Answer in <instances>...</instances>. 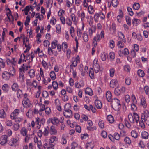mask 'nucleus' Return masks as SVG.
Wrapping results in <instances>:
<instances>
[{"instance_id": "obj_26", "label": "nucleus", "mask_w": 149, "mask_h": 149, "mask_svg": "<svg viewBox=\"0 0 149 149\" xmlns=\"http://www.w3.org/2000/svg\"><path fill=\"white\" fill-rule=\"evenodd\" d=\"M2 89L5 92H7L9 89V86L7 84H5L2 87Z\"/></svg>"}, {"instance_id": "obj_24", "label": "nucleus", "mask_w": 149, "mask_h": 149, "mask_svg": "<svg viewBox=\"0 0 149 149\" xmlns=\"http://www.w3.org/2000/svg\"><path fill=\"white\" fill-rule=\"evenodd\" d=\"M89 76L92 79H94L95 78L93 70V68H90L89 71Z\"/></svg>"}, {"instance_id": "obj_55", "label": "nucleus", "mask_w": 149, "mask_h": 149, "mask_svg": "<svg viewBox=\"0 0 149 149\" xmlns=\"http://www.w3.org/2000/svg\"><path fill=\"white\" fill-rule=\"evenodd\" d=\"M66 24L69 26H71L72 24V22L70 19L69 17H67L65 20Z\"/></svg>"}, {"instance_id": "obj_28", "label": "nucleus", "mask_w": 149, "mask_h": 149, "mask_svg": "<svg viewBox=\"0 0 149 149\" xmlns=\"http://www.w3.org/2000/svg\"><path fill=\"white\" fill-rule=\"evenodd\" d=\"M23 44L25 45V46L26 48V51H29L30 49V45L28 42V43H26L25 40V37L23 38Z\"/></svg>"}, {"instance_id": "obj_12", "label": "nucleus", "mask_w": 149, "mask_h": 149, "mask_svg": "<svg viewBox=\"0 0 149 149\" xmlns=\"http://www.w3.org/2000/svg\"><path fill=\"white\" fill-rule=\"evenodd\" d=\"M50 133L51 135H56L57 134V130L55 127L52 125L50 127L49 129Z\"/></svg>"}, {"instance_id": "obj_10", "label": "nucleus", "mask_w": 149, "mask_h": 149, "mask_svg": "<svg viewBox=\"0 0 149 149\" xmlns=\"http://www.w3.org/2000/svg\"><path fill=\"white\" fill-rule=\"evenodd\" d=\"M10 74L7 71H4L2 74V78L5 80L9 79L10 77Z\"/></svg>"}, {"instance_id": "obj_15", "label": "nucleus", "mask_w": 149, "mask_h": 149, "mask_svg": "<svg viewBox=\"0 0 149 149\" xmlns=\"http://www.w3.org/2000/svg\"><path fill=\"white\" fill-rule=\"evenodd\" d=\"M118 84V81L117 80L115 79H112L110 82V86L111 88H113Z\"/></svg>"}, {"instance_id": "obj_33", "label": "nucleus", "mask_w": 149, "mask_h": 149, "mask_svg": "<svg viewBox=\"0 0 149 149\" xmlns=\"http://www.w3.org/2000/svg\"><path fill=\"white\" fill-rule=\"evenodd\" d=\"M93 147V143L92 142L87 143L86 144V147L87 149H92Z\"/></svg>"}, {"instance_id": "obj_19", "label": "nucleus", "mask_w": 149, "mask_h": 149, "mask_svg": "<svg viewBox=\"0 0 149 149\" xmlns=\"http://www.w3.org/2000/svg\"><path fill=\"white\" fill-rule=\"evenodd\" d=\"M96 28L95 26H92L91 28L88 29V32L89 35L90 36H91L93 33L95 31Z\"/></svg>"}, {"instance_id": "obj_46", "label": "nucleus", "mask_w": 149, "mask_h": 149, "mask_svg": "<svg viewBox=\"0 0 149 149\" xmlns=\"http://www.w3.org/2000/svg\"><path fill=\"white\" fill-rule=\"evenodd\" d=\"M5 124L6 126L11 127L13 125V123L11 120H8L5 122Z\"/></svg>"}, {"instance_id": "obj_36", "label": "nucleus", "mask_w": 149, "mask_h": 149, "mask_svg": "<svg viewBox=\"0 0 149 149\" xmlns=\"http://www.w3.org/2000/svg\"><path fill=\"white\" fill-rule=\"evenodd\" d=\"M141 104L143 108H145L147 106L146 102L144 97H142V98H141Z\"/></svg>"}, {"instance_id": "obj_7", "label": "nucleus", "mask_w": 149, "mask_h": 149, "mask_svg": "<svg viewBox=\"0 0 149 149\" xmlns=\"http://www.w3.org/2000/svg\"><path fill=\"white\" fill-rule=\"evenodd\" d=\"M8 136L7 135H3L0 139V144L2 145H5L7 142Z\"/></svg>"}, {"instance_id": "obj_20", "label": "nucleus", "mask_w": 149, "mask_h": 149, "mask_svg": "<svg viewBox=\"0 0 149 149\" xmlns=\"http://www.w3.org/2000/svg\"><path fill=\"white\" fill-rule=\"evenodd\" d=\"M49 128L48 126L44 127L43 131V135L45 136H47L49 134Z\"/></svg>"}, {"instance_id": "obj_6", "label": "nucleus", "mask_w": 149, "mask_h": 149, "mask_svg": "<svg viewBox=\"0 0 149 149\" xmlns=\"http://www.w3.org/2000/svg\"><path fill=\"white\" fill-rule=\"evenodd\" d=\"M120 89L121 90L120 91L119 87H116L114 91L115 94L117 96H119L120 95L121 93H123L125 91V88L124 87L122 86V88Z\"/></svg>"}, {"instance_id": "obj_17", "label": "nucleus", "mask_w": 149, "mask_h": 149, "mask_svg": "<svg viewBox=\"0 0 149 149\" xmlns=\"http://www.w3.org/2000/svg\"><path fill=\"white\" fill-rule=\"evenodd\" d=\"M95 104L96 107L99 109H101L102 107V104L101 102L97 100H96L95 101Z\"/></svg>"}, {"instance_id": "obj_44", "label": "nucleus", "mask_w": 149, "mask_h": 149, "mask_svg": "<svg viewBox=\"0 0 149 149\" xmlns=\"http://www.w3.org/2000/svg\"><path fill=\"white\" fill-rule=\"evenodd\" d=\"M33 115V112L31 110L29 109L26 113V116L29 118L31 117Z\"/></svg>"}, {"instance_id": "obj_49", "label": "nucleus", "mask_w": 149, "mask_h": 149, "mask_svg": "<svg viewBox=\"0 0 149 149\" xmlns=\"http://www.w3.org/2000/svg\"><path fill=\"white\" fill-rule=\"evenodd\" d=\"M88 11L90 14H93L94 11L93 7L91 5H90L88 7Z\"/></svg>"}, {"instance_id": "obj_42", "label": "nucleus", "mask_w": 149, "mask_h": 149, "mask_svg": "<svg viewBox=\"0 0 149 149\" xmlns=\"http://www.w3.org/2000/svg\"><path fill=\"white\" fill-rule=\"evenodd\" d=\"M133 117L134 121L137 123L139 120V116L136 113H134Z\"/></svg>"}, {"instance_id": "obj_22", "label": "nucleus", "mask_w": 149, "mask_h": 149, "mask_svg": "<svg viewBox=\"0 0 149 149\" xmlns=\"http://www.w3.org/2000/svg\"><path fill=\"white\" fill-rule=\"evenodd\" d=\"M58 141V138L55 136H51L49 140V144L54 143L55 141Z\"/></svg>"}, {"instance_id": "obj_47", "label": "nucleus", "mask_w": 149, "mask_h": 149, "mask_svg": "<svg viewBox=\"0 0 149 149\" xmlns=\"http://www.w3.org/2000/svg\"><path fill=\"white\" fill-rule=\"evenodd\" d=\"M107 57V55L104 52L102 53L101 58L103 61H105Z\"/></svg>"}, {"instance_id": "obj_25", "label": "nucleus", "mask_w": 149, "mask_h": 149, "mask_svg": "<svg viewBox=\"0 0 149 149\" xmlns=\"http://www.w3.org/2000/svg\"><path fill=\"white\" fill-rule=\"evenodd\" d=\"M19 86L17 83H14L12 86V89L14 91H16L18 90Z\"/></svg>"}, {"instance_id": "obj_63", "label": "nucleus", "mask_w": 149, "mask_h": 149, "mask_svg": "<svg viewBox=\"0 0 149 149\" xmlns=\"http://www.w3.org/2000/svg\"><path fill=\"white\" fill-rule=\"evenodd\" d=\"M30 18L28 16H27L26 17V20L24 22L25 25L26 26H27L29 25V23L30 21Z\"/></svg>"}, {"instance_id": "obj_9", "label": "nucleus", "mask_w": 149, "mask_h": 149, "mask_svg": "<svg viewBox=\"0 0 149 149\" xmlns=\"http://www.w3.org/2000/svg\"><path fill=\"white\" fill-rule=\"evenodd\" d=\"M64 116L66 117L71 118L72 116V111L70 110L67 111H63Z\"/></svg>"}, {"instance_id": "obj_21", "label": "nucleus", "mask_w": 149, "mask_h": 149, "mask_svg": "<svg viewBox=\"0 0 149 149\" xmlns=\"http://www.w3.org/2000/svg\"><path fill=\"white\" fill-rule=\"evenodd\" d=\"M84 86V83L83 81H81L80 83L76 82L75 84V86L76 88H80L81 87Z\"/></svg>"}, {"instance_id": "obj_62", "label": "nucleus", "mask_w": 149, "mask_h": 149, "mask_svg": "<svg viewBox=\"0 0 149 149\" xmlns=\"http://www.w3.org/2000/svg\"><path fill=\"white\" fill-rule=\"evenodd\" d=\"M131 82V80L130 78L129 77L126 78L125 79V84L127 85H130Z\"/></svg>"}, {"instance_id": "obj_60", "label": "nucleus", "mask_w": 149, "mask_h": 149, "mask_svg": "<svg viewBox=\"0 0 149 149\" xmlns=\"http://www.w3.org/2000/svg\"><path fill=\"white\" fill-rule=\"evenodd\" d=\"M115 70L113 68H111L110 70V75L111 77L114 76L115 73Z\"/></svg>"}, {"instance_id": "obj_14", "label": "nucleus", "mask_w": 149, "mask_h": 149, "mask_svg": "<svg viewBox=\"0 0 149 149\" xmlns=\"http://www.w3.org/2000/svg\"><path fill=\"white\" fill-rule=\"evenodd\" d=\"M20 111L18 109H15L13 111L10 115L11 118H13L17 116L19 113Z\"/></svg>"}, {"instance_id": "obj_57", "label": "nucleus", "mask_w": 149, "mask_h": 149, "mask_svg": "<svg viewBox=\"0 0 149 149\" xmlns=\"http://www.w3.org/2000/svg\"><path fill=\"white\" fill-rule=\"evenodd\" d=\"M24 73L23 72H19V80L21 82L24 81Z\"/></svg>"}, {"instance_id": "obj_30", "label": "nucleus", "mask_w": 149, "mask_h": 149, "mask_svg": "<svg viewBox=\"0 0 149 149\" xmlns=\"http://www.w3.org/2000/svg\"><path fill=\"white\" fill-rule=\"evenodd\" d=\"M107 119L110 123H113L114 121V118L111 115H108L107 117Z\"/></svg>"}, {"instance_id": "obj_4", "label": "nucleus", "mask_w": 149, "mask_h": 149, "mask_svg": "<svg viewBox=\"0 0 149 149\" xmlns=\"http://www.w3.org/2000/svg\"><path fill=\"white\" fill-rule=\"evenodd\" d=\"M47 122L49 123L51 122L53 125L58 126L59 125L61 121L57 117H54L49 118Z\"/></svg>"}, {"instance_id": "obj_32", "label": "nucleus", "mask_w": 149, "mask_h": 149, "mask_svg": "<svg viewBox=\"0 0 149 149\" xmlns=\"http://www.w3.org/2000/svg\"><path fill=\"white\" fill-rule=\"evenodd\" d=\"M141 135L143 138L147 139L148 138L149 134L147 132L145 131H143L142 132Z\"/></svg>"}, {"instance_id": "obj_1", "label": "nucleus", "mask_w": 149, "mask_h": 149, "mask_svg": "<svg viewBox=\"0 0 149 149\" xmlns=\"http://www.w3.org/2000/svg\"><path fill=\"white\" fill-rule=\"evenodd\" d=\"M111 104L112 107L114 110L118 111L120 107V102L119 100L114 98L111 100Z\"/></svg>"}, {"instance_id": "obj_43", "label": "nucleus", "mask_w": 149, "mask_h": 149, "mask_svg": "<svg viewBox=\"0 0 149 149\" xmlns=\"http://www.w3.org/2000/svg\"><path fill=\"white\" fill-rule=\"evenodd\" d=\"M50 76L52 80H54L56 78V75L55 72L52 71L50 73Z\"/></svg>"}, {"instance_id": "obj_13", "label": "nucleus", "mask_w": 149, "mask_h": 149, "mask_svg": "<svg viewBox=\"0 0 149 149\" xmlns=\"http://www.w3.org/2000/svg\"><path fill=\"white\" fill-rule=\"evenodd\" d=\"M20 133L23 136H25L28 134L27 129L24 127H22L20 130Z\"/></svg>"}, {"instance_id": "obj_5", "label": "nucleus", "mask_w": 149, "mask_h": 149, "mask_svg": "<svg viewBox=\"0 0 149 149\" xmlns=\"http://www.w3.org/2000/svg\"><path fill=\"white\" fill-rule=\"evenodd\" d=\"M79 62L80 58L79 56H77L76 58H72L71 65L75 67L77 66V63Z\"/></svg>"}, {"instance_id": "obj_51", "label": "nucleus", "mask_w": 149, "mask_h": 149, "mask_svg": "<svg viewBox=\"0 0 149 149\" xmlns=\"http://www.w3.org/2000/svg\"><path fill=\"white\" fill-rule=\"evenodd\" d=\"M70 32L72 37H73L74 35V29L73 27H71L70 29Z\"/></svg>"}, {"instance_id": "obj_41", "label": "nucleus", "mask_w": 149, "mask_h": 149, "mask_svg": "<svg viewBox=\"0 0 149 149\" xmlns=\"http://www.w3.org/2000/svg\"><path fill=\"white\" fill-rule=\"evenodd\" d=\"M83 38L84 41L85 42H87L88 40V37L87 33H84L83 34Z\"/></svg>"}, {"instance_id": "obj_58", "label": "nucleus", "mask_w": 149, "mask_h": 149, "mask_svg": "<svg viewBox=\"0 0 149 149\" xmlns=\"http://www.w3.org/2000/svg\"><path fill=\"white\" fill-rule=\"evenodd\" d=\"M42 96L44 98H47L48 97L49 95L48 92L45 91H43L42 92Z\"/></svg>"}, {"instance_id": "obj_50", "label": "nucleus", "mask_w": 149, "mask_h": 149, "mask_svg": "<svg viewBox=\"0 0 149 149\" xmlns=\"http://www.w3.org/2000/svg\"><path fill=\"white\" fill-rule=\"evenodd\" d=\"M17 95L18 97H21L23 95V93L22 90L19 89L17 91Z\"/></svg>"}, {"instance_id": "obj_52", "label": "nucleus", "mask_w": 149, "mask_h": 149, "mask_svg": "<svg viewBox=\"0 0 149 149\" xmlns=\"http://www.w3.org/2000/svg\"><path fill=\"white\" fill-rule=\"evenodd\" d=\"M52 85L53 88L55 90L57 89L58 87V84L56 81H54L52 82Z\"/></svg>"}, {"instance_id": "obj_45", "label": "nucleus", "mask_w": 149, "mask_h": 149, "mask_svg": "<svg viewBox=\"0 0 149 149\" xmlns=\"http://www.w3.org/2000/svg\"><path fill=\"white\" fill-rule=\"evenodd\" d=\"M10 71L9 72V73L10 74V75H11L12 76H13L15 72V69L13 66L10 68Z\"/></svg>"}, {"instance_id": "obj_48", "label": "nucleus", "mask_w": 149, "mask_h": 149, "mask_svg": "<svg viewBox=\"0 0 149 149\" xmlns=\"http://www.w3.org/2000/svg\"><path fill=\"white\" fill-rule=\"evenodd\" d=\"M12 120H14L16 122H21L22 120V118L17 116L15 117L14 118H11Z\"/></svg>"}, {"instance_id": "obj_59", "label": "nucleus", "mask_w": 149, "mask_h": 149, "mask_svg": "<svg viewBox=\"0 0 149 149\" xmlns=\"http://www.w3.org/2000/svg\"><path fill=\"white\" fill-rule=\"evenodd\" d=\"M114 140H119L120 138V136L117 133H115L113 134Z\"/></svg>"}, {"instance_id": "obj_37", "label": "nucleus", "mask_w": 149, "mask_h": 149, "mask_svg": "<svg viewBox=\"0 0 149 149\" xmlns=\"http://www.w3.org/2000/svg\"><path fill=\"white\" fill-rule=\"evenodd\" d=\"M131 135L132 137L135 138H137L138 136V133L136 131L134 130L132 131Z\"/></svg>"}, {"instance_id": "obj_56", "label": "nucleus", "mask_w": 149, "mask_h": 149, "mask_svg": "<svg viewBox=\"0 0 149 149\" xmlns=\"http://www.w3.org/2000/svg\"><path fill=\"white\" fill-rule=\"evenodd\" d=\"M111 3L113 7H117L118 3V0H112Z\"/></svg>"}, {"instance_id": "obj_27", "label": "nucleus", "mask_w": 149, "mask_h": 149, "mask_svg": "<svg viewBox=\"0 0 149 149\" xmlns=\"http://www.w3.org/2000/svg\"><path fill=\"white\" fill-rule=\"evenodd\" d=\"M20 127L19 124L16 123L14 124L12 127L13 129L15 131H17Z\"/></svg>"}, {"instance_id": "obj_38", "label": "nucleus", "mask_w": 149, "mask_h": 149, "mask_svg": "<svg viewBox=\"0 0 149 149\" xmlns=\"http://www.w3.org/2000/svg\"><path fill=\"white\" fill-rule=\"evenodd\" d=\"M71 107V104L69 103L66 104L64 107V111L70 110Z\"/></svg>"}, {"instance_id": "obj_35", "label": "nucleus", "mask_w": 149, "mask_h": 149, "mask_svg": "<svg viewBox=\"0 0 149 149\" xmlns=\"http://www.w3.org/2000/svg\"><path fill=\"white\" fill-rule=\"evenodd\" d=\"M40 118L38 117H37L35 119V124L37 125V127L39 129L40 128L41 124L40 123Z\"/></svg>"}, {"instance_id": "obj_39", "label": "nucleus", "mask_w": 149, "mask_h": 149, "mask_svg": "<svg viewBox=\"0 0 149 149\" xmlns=\"http://www.w3.org/2000/svg\"><path fill=\"white\" fill-rule=\"evenodd\" d=\"M122 40L120 39V40L119 41L117 44V45L118 47L120 48H122L124 47L125 45L124 44L121 42Z\"/></svg>"}, {"instance_id": "obj_64", "label": "nucleus", "mask_w": 149, "mask_h": 149, "mask_svg": "<svg viewBox=\"0 0 149 149\" xmlns=\"http://www.w3.org/2000/svg\"><path fill=\"white\" fill-rule=\"evenodd\" d=\"M5 63L4 61L1 58H0V66L4 68Z\"/></svg>"}, {"instance_id": "obj_53", "label": "nucleus", "mask_w": 149, "mask_h": 149, "mask_svg": "<svg viewBox=\"0 0 149 149\" xmlns=\"http://www.w3.org/2000/svg\"><path fill=\"white\" fill-rule=\"evenodd\" d=\"M138 74L139 76L141 77H143L144 76V73L143 71L139 70L138 71Z\"/></svg>"}, {"instance_id": "obj_8", "label": "nucleus", "mask_w": 149, "mask_h": 149, "mask_svg": "<svg viewBox=\"0 0 149 149\" xmlns=\"http://www.w3.org/2000/svg\"><path fill=\"white\" fill-rule=\"evenodd\" d=\"M97 60L95 59L93 61V68L95 72L97 73L100 70L99 65L97 63Z\"/></svg>"}, {"instance_id": "obj_3", "label": "nucleus", "mask_w": 149, "mask_h": 149, "mask_svg": "<svg viewBox=\"0 0 149 149\" xmlns=\"http://www.w3.org/2000/svg\"><path fill=\"white\" fill-rule=\"evenodd\" d=\"M22 104L24 107L26 108H31L32 104L29 99L25 97L22 101Z\"/></svg>"}, {"instance_id": "obj_16", "label": "nucleus", "mask_w": 149, "mask_h": 149, "mask_svg": "<svg viewBox=\"0 0 149 149\" xmlns=\"http://www.w3.org/2000/svg\"><path fill=\"white\" fill-rule=\"evenodd\" d=\"M106 97L107 100L110 102L112 100V95L111 93L109 91H108L107 92L106 94Z\"/></svg>"}, {"instance_id": "obj_18", "label": "nucleus", "mask_w": 149, "mask_h": 149, "mask_svg": "<svg viewBox=\"0 0 149 149\" xmlns=\"http://www.w3.org/2000/svg\"><path fill=\"white\" fill-rule=\"evenodd\" d=\"M100 37L99 35L97 34L96 36H95L93 38V43L95 47H96L97 45V41H99L100 40Z\"/></svg>"}, {"instance_id": "obj_61", "label": "nucleus", "mask_w": 149, "mask_h": 149, "mask_svg": "<svg viewBox=\"0 0 149 149\" xmlns=\"http://www.w3.org/2000/svg\"><path fill=\"white\" fill-rule=\"evenodd\" d=\"M124 140L126 143L128 144H130L131 143V141L130 138L128 137H125L124 139Z\"/></svg>"}, {"instance_id": "obj_2", "label": "nucleus", "mask_w": 149, "mask_h": 149, "mask_svg": "<svg viewBox=\"0 0 149 149\" xmlns=\"http://www.w3.org/2000/svg\"><path fill=\"white\" fill-rule=\"evenodd\" d=\"M142 120H143L147 125H149V112L147 110H145L141 115Z\"/></svg>"}, {"instance_id": "obj_29", "label": "nucleus", "mask_w": 149, "mask_h": 149, "mask_svg": "<svg viewBox=\"0 0 149 149\" xmlns=\"http://www.w3.org/2000/svg\"><path fill=\"white\" fill-rule=\"evenodd\" d=\"M85 93L90 96H92L93 93L92 89L89 88H87L85 90Z\"/></svg>"}, {"instance_id": "obj_54", "label": "nucleus", "mask_w": 149, "mask_h": 149, "mask_svg": "<svg viewBox=\"0 0 149 149\" xmlns=\"http://www.w3.org/2000/svg\"><path fill=\"white\" fill-rule=\"evenodd\" d=\"M140 7V4L138 3H135L133 4V8L136 10H138Z\"/></svg>"}, {"instance_id": "obj_31", "label": "nucleus", "mask_w": 149, "mask_h": 149, "mask_svg": "<svg viewBox=\"0 0 149 149\" xmlns=\"http://www.w3.org/2000/svg\"><path fill=\"white\" fill-rule=\"evenodd\" d=\"M29 75L31 78H33L35 76V71L34 70L31 69L28 72Z\"/></svg>"}, {"instance_id": "obj_40", "label": "nucleus", "mask_w": 149, "mask_h": 149, "mask_svg": "<svg viewBox=\"0 0 149 149\" xmlns=\"http://www.w3.org/2000/svg\"><path fill=\"white\" fill-rule=\"evenodd\" d=\"M6 116L4 110L3 109H1L0 110V118H4Z\"/></svg>"}, {"instance_id": "obj_34", "label": "nucleus", "mask_w": 149, "mask_h": 149, "mask_svg": "<svg viewBox=\"0 0 149 149\" xmlns=\"http://www.w3.org/2000/svg\"><path fill=\"white\" fill-rule=\"evenodd\" d=\"M128 118L129 120L131 123H134V117L132 116V114L130 113L128 115Z\"/></svg>"}, {"instance_id": "obj_23", "label": "nucleus", "mask_w": 149, "mask_h": 149, "mask_svg": "<svg viewBox=\"0 0 149 149\" xmlns=\"http://www.w3.org/2000/svg\"><path fill=\"white\" fill-rule=\"evenodd\" d=\"M119 15H118L117 17V21L119 22H121V19L123 17V13L121 10H119Z\"/></svg>"}, {"instance_id": "obj_11", "label": "nucleus", "mask_w": 149, "mask_h": 149, "mask_svg": "<svg viewBox=\"0 0 149 149\" xmlns=\"http://www.w3.org/2000/svg\"><path fill=\"white\" fill-rule=\"evenodd\" d=\"M19 140V138H13L9 142V145L11 146H15Z\"/></svg>"}]
</instances>
